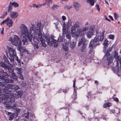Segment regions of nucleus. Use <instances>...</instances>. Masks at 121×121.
Masks as SVG:
<instances>
[{
	"label": "nucleus",
	"instance_id": "obj_1",
	"mask_svg": "<svg viewBox=\"0 0 121 121\" xmlns=\"http://www.w3.org/2000/svg\"><path fill=\"white\" fill-rule=\"evenodd\" d=\"M41 23H38L36 25H32L29 30V32L26 26L25 25L22 24L20 27L21 30V38L23 42V44L27 45L28 43L27 38L29 41L32 42L35 48H38L39 47L38 43L36 41H40L41 45L45 47L47 44L44 37L46 40L48 45L52 46L53 43L56 42V40L53 39V36H51V39L49 36L47 35L42 33V28H41Z\"/></svg>",
	"mask_w": 121,
	"mask_h": 121
},
{
	"label": "nucleus",
	"instance_id": "obj_2",
	"mask_svg": "<svg viewBox=\"0 0 121 121\" xmlns=\"http://www.w3.org/2000/svg\"><path fill=\"white\" fill-rule=\"evenodd\" d=\"M112 49L110 48L107 50L106 53L103 57L102 61L104 62H106L107 61L108 66L112 68L114 66H112V65L113 64V59L109 53L111 51ZM112 54L115 59L113 64L114 65V66H116L117 68V69H112L114 72H118L119 71V61L120 65V68L121 67V57L119 56L118 52L116 51H115L113 52Z\"/></svg>",
	"mask_w": 121,
	"mask_h": 121
},
{
	"label": "nucleus",
	"instance_id": "obj_3",
	"mask_svg": "<svg viewBox=\"0 0 121 121\" xmlns=\"http://www.w3.org/2000/svg\"><path fill=\"white\" fill-rule=\"evenodd\" d=\"M16 92H17L15 91H14L13 94L9 90H5V93L4 94V95L3 96L2 99L3 100H4L6 101V102L5 103V104H7L8 106L10 107L11 102L15 101L14 98H19L18 94H17Z\"/></svg>",
	"mask_w": 121,
	"mask_h": 121
},
{
	"label": "nucleus",
	"instance_id": "obj_4",
	"mask_svg": "<svg viewBox=\"0 0 121 121\" xmlns=\"http://www.w3.org/2000/svg\"><path fill=\"white\" fill-rule=\"evenodd\" d=\"M8 53H6L7 57L10 61L12 64L13 63L14 60H16L17 62L20 63L21 61L18 59V57L16 56L15 50L13 48L9 47H8Z\"/></svg>",
	"mask_w": 121,
	"mask_h": 121
},
{
	"label": "nucleus",
	"instance_id": "obj_5",
	"mask_svg": "<svg viewBox=\"0 0 121 121\" xmlns=\"http://www.w3.org/2000/svg\"><path fill=\"white\" fill-rule=\"evenodd\" d=\"M9 77V75L6 72L0 71V81L4 83H12L13 81Z\"/></svg>",
	"mask_w": 121,
	"mask_h": 121
},
{
	"label": "nucleus",
	"instance_id": "obj_6",
	"mask_svg": "<svg viewBox=\"0 0 121 121\" xmlns=\"http://www.w3.org/2000/svg\"><path fill=\"white\" fill-rule=\"evenodd\" d=\"M13 40L12 38L9 39V41L11 42V43L15 45L18 46V51H21V46L22 44V43L20 39L19 38L18 36L14 35Z\"/></svg>",
	"mask_w": 121,
	"mask_h": 121
},
{
	"label": "nucleus",
	"instance_id": "obj_7",
	"mask_svg": "<svg viewBox=\"0 0 121 121\" xmlns=\"http://www.w3.org/2000/svg\"><path fill=\"white\" fill-rule=\"evenodd\" d=\"M3 59L4 60V62L0 61V66L4 68V69L7 68V65L9 66H11V65L13 64L11 63H10L9 62L8 60V59L5 57H4L3 58Z\"/></svg>",
	"mask_w": 121,
	"mask_h": 121
},
{
	"label": "nucleus",
	"instance_id": "obj_8",
	"mask_svg": "<svg viewBox=\"0 0 121 121\" xmlns=\"http://www.w3.org/2000/svg\"><path fill=\"white\" fill-rule=\"evenodd\" d=\"M104 32H102L101 33L99 36H96L95 37L93 40L96 43L97 42L101 41V42L104 39Z\"/></svg>",
	"mask_w": 121,
	"mask_h": 121
},
{
	"label": "nucleus",
	"instance_id": "obj_9",
	"mask_svg": "<svg viewBox=\"0 0 121 121\" xmlns=\"http://www.w3.org/2000/svg\"><path fill=\"white\" fill-rule=\"evenodd\" d=\"M24 112L25 113L23 114V116L26 118L30 119L31 121L35 118V115L33 114H31L28 111L26 112L25 111Z\"/></svg>",
	"mask_w": 121,
	"mask_h": 121
},
{
	"label": "nucleus",
	"instance_id": "obj_10",
	"mask_svg": "<svg viewBox=\"0 0 121 121\" xmlns=\"http://www.w3.org/2000/svg\"><path fill=\"white\" fill-rule=\"evenodd\" d=\"M85 33V32H83L82 28H80L76 32L75 36L74 37L76 39H77L79 36H82Z\"/></svg>",
	"mask_w": 121,
	"mask_h": 121
},
{
	"label": "nucleus",
	"instance_id": "obj_11",
	"mask_svg": "<svg viewBox=\"0 0 121 121\" xmlns=\"http://www.w3.org/2000/svg\"><path fill=\"white\" fill-rule=\"evenodd\" d=\"M75 82H76V79H75L73 81V86L74 88L73 91V94L72 96V98L73 99H77L76 97V91L77 90V87L75 86Z\"/></svg>",
	"mask_w": 121,
	"mask_h": 121
},
{
	"label": "nucleus",
	"instance_id": "obj_12",
	"mask_svg": "<svg viewBox=\"0 0 121 121\" xmlns=\"http://www.w3.org/2000/svg\"><path fill=\"white\" fill-rule=\"evenodd\" d=\"M6 86L8 88L17 90L20 88L17 85L11 84H6Z\"/></svg>",
	"mask_w": 121,
	"mask_h": 121
},
{
	"label": "nucleus",
	"instance_id": "obj_13",
	"mask_svg": "<svg viewBox=\"0 0 121 121\" xmlns=\"http://www.w3.org/2000/svg\"><path fill=\"white\" fill-rule=\"evenodd\" d=\"M95 31L94 29L93 28H91L89 29L88 31L86 33V35L87 38H90L92 36Z\"/></svg>",
	"mask_w": 121,
	"mask_h": 121
},
{
	"label": "nucleus",
	"instance_id": "obj_14",
	"mask_svg": "<svg viewBox=\"0 0 121 121\" xmlns=\"http://www.w3.org/2000/svg\"><path fill=\"white\" fill-rule=\"evenodd\" d=\"M99 43L96 44V43L93 40L91 41L89 44V47L91 48H94L96 45H99Z\"/></svg>",
	"mask_w": 121,
	"mask_h": 121
},
{
	"label": "nucleus",
	"instance_id": "obj_15",
	"mask_svg": "<svg viewBox=\"0 0 121 121\" xmlns=\"http://www.w3.org/2000/svg\"><path fill=\"white\" fill-rule=\"evenodd\" d=\"M10 15L11 18L13 19H14L17 17L18 14L17 12L12 11L10 13Z\"/></svg>",
	"mask_w": 121,
	"mask_h": 121
},
{
	"label": "nucleus",
	"instance_id": "obj_16",
	"mask_svg": "<svg viewBox=\"0 0 121 121\" xmlns=\"http://www.w3.org/2000/svg\"><path fill=\"white\" fill-rule=\"evenodd\" d=\"M7 22L6 24L9 27H10L12 26L13 24V23L12 20L10 19L8 17L7 18Z\"/></svg>",
	"mask_w": 121,
	"mask_h": 121
},
{
	"label": "nucleus",
	"instance_id": "obj_17",
	"mask_svg": "<svg viewBox=\"0 0 121 121\" xmlns=\"http://www.w3.org/2000/svg\"><path fill=\"white\" fill-rule=\"evenodd\" d=\"M75 28L72 26L71 29V34L72 36L74 37L76 35V30Z\"/></svg>",
	"mask_w": 121,
	"mask_h": 121
},
{
	"label": "nucleus",
	"instance_id": "obj_18",
	"mask_svg": "<svg viewBox=\"0 0 121 121\" xmlns=\"http://www.w3.org/2000/svg\"><path fill=\"white\" fill-rule=\"evenodd\" d=\"M85 37L83 36H82L81 39L79 41L78 43V46H80L82 44H83V45L84 44H85Z\"/></svg>",
	"mask_w": 121,
	"mask_h": 121
},
{
	"label": "nucleus",
	"instance_id": "obj_19",
	"mask_svg": "<svg viewBox=\"0 0 121 121\" xmlns=\"http://www.w3.org/2000/svg\"><path fill=\"white\" fill-rule=\"evenodd\" d=\"M21 51H19L20 52L23 53V54H25V55H26L27 54H28V51L25 48H22L21 46Z\"/></svg>",
	"mask_w": 121,
	"mask_h": 121
},
{
	"label": "nucleus",
	"instance_id": "obj_20",
	"mask_svg": "<svg viewBox=\"0 0 121 121\" xmlns=\"http://www.w3.org/2000/svg\"><path fill=\"white\" fill-rule=\"evenodd\" d=\"M108 42V41L107 39H105L103 45L104 46H106L104 47V49L103 52L104 53H105L106 52V47L107 46Z\"/></svg>",
	"mask_w": 121,
	"mask_h": 121
},
{
	"label": "nucleus",
	"instance_id": "obj_21",
	"mask_svg": "<svg viewBox=\"0 0 121 121\" xmlns=\"http://www.w3.org/2000/svg\"><path fill=\"white\" fill-rule=\"evenodd\" d=\"M73 5L75 9L77 10H78L80 6V5L76 2H74L73 3Z\"/></svg>",
	"mask_w": 121,
	"mask_h": 121
},
{
	"label": "nucleus",
	"instance_id": "obj_22",
	"mask_svg": "<svg viewBox=\"0 0 121 121\" xmlns=\"http://www.w3.org/2000/svg\"><path fill=\"white\" fill-rule=\"evenodd\" d=\"M120 109L119 108H116L115 110L112 109L110 110V113H115L116 114H118L120 112Z\"/></svg>",
	"mask_w": 121,
	"mask_h": 121
},
{
	"label": "nucleus",
	"instance_id": "obj_23",
	"mask_svg": "<svg viewBox=\"0 0 121 121\" xmlns=\"http://www.w3.org/2000/svg\"><path fill=\"white\" fill-rule=\"evenodd\" d=\"M14 64V63L11 65V66H9V65H7V68H6V69H8V70L9 71V72L10 73H11V74L13 73H14L13 72V71L12 69L11 68V67H12V65Z\"/></svg>",
	"mask_w": 121,
	"mask_h": 121
},
{
	"label": "nucleus",
	"instance_id": "obj_24",
	"mask_svg": "<svg viewBox=\"0 0 121 121\" xmlns=\"http://www.w3.org/2000/svg\"><path fill=\"white\" fill-rule=\"evenodd\" d=\"M59 7L58 5L54 4L50 7V8L52 10H54L57 9Z\"/></svg>",
	"mask_w": 121,
	"mask_h": 121
},
{
	"label": "nucleus",
	"instance_id": "obj_25",
	"mask_svg": "<svg viewBox=\"0 0 121 121\" xmlns=\"http://www.w3.org/2000/svg\"><path fill=\"white\" fill-rule=\"evenodd\" d=\"M63 50H64L65 52H66V53H65L66 54H67L68 50V45L66 44H65L63 45Z\"/></svg>",
	"mask_w": 121,
	"mask_h": 121
},
{
	"label": "nucleus",
	"instance_id": "obj_26",
	"mask_svg": "<svg viewBox=\"0 0 121 121\" xmlns=\"http://www.w3.org/2000/svg\"><path fill=\"white\" fill-rule=\"evenodd\" d=\"M61 25L62 26L63 28V35L64 34L65 31V29H66V24L65 22L64 21L62 22H60Z\"/></svg>",
	"mask_w": 121,
	"mask_h": 121
},
{
	"label": "nucleus",
	"instance_id": "obj_27",
	"mask_svg": "<svg viewBox=\"0 0 121 121\" xmlns=\"http://www.w3.org/2000/svg\"><path fill=\"white\" fill-rule=\"evenodd\" d=\"M8 113L9 114V115H10L9 119L10 120H11L13 119L14 117H15V114H14L10 112Z\"/></svg>",
	"mask_w": 121,
	"mask_h": 121
},
{
	"label": "nucleus",
	"instance_id": "obj_28",
	"mask_svg": "<svg viewBox=\"0 0 121 121\" xmlns=\"http://www.w3.org/2000/svg\"><path fill=\"white\" fill-rule=\"evenodd\" d=\"M6 102H4V104L6 105V106L8 107H11V108L13 109V110H15L17 108V107H16V104H14L13 106H11V104H12V103L13 102H11V106L10 107V106H8V105L7 104H5V103ZM13 103L14 102H13Z\"/></svg>",
	"mask_w": 121,
	"mask_h": 121
},
{
	"label": "nucleus",
	"instance_id": "obj_29",
	"mask_svg": "<svg viewBox=\"0 0 121 121\" xmlns=\"http://www.w3.org/2000/svg\"><path fill=\"white\" fill-rule=\"evenodd\" d=\"M14 111L15 114V117H17L19 113L21 111V110L20 108H17Z\"/></svg>",
	"mask_w": 121,
	"mask_h": 121
},
{
	"label": "nucleus",
	"instance_id": "obj_30",
	"mask_svg": "<svg viewBox=\"0 0 121 121\" xmlns=\"http://www.w3.org/2000/svg\"><path fill=\"white\" fill-rule=\"evenodd\" d=\"M87 2L92 6L94 4V0H87Z\"/></svg>",
	"mask_w": 121,
	"mask_h": 121
},
{
	"label": "nucleus",
	"instance_id": "obj_31",
	"mask_svg": "<svg viewBox=\"0 0 121 121\" xmlns=\"http://www.w3.org/2000/svg\"><path fill=\"white\" fill-rule=\"evenodd\" d=\"M76 43L74 41H73L71 42L70 44V47L72 49H73L74 48L76 45Z\"/></svg>",
	"mask_w": 121,
	"mask_h": 121
},
{
	"label": "nucleus",
	"instance_id": "obj_32",
	"mask_svg": "<svg viewBox=\"0 0 121 121\" xmlns=\"http://www.w3.org/2000/svg\"><path fill=\"white\" fill-rule=\"evenodd\" d=\"M15 70L17 73L18 74H21L22 72V70L21 68H16Z\"/></svg>",
	"mask_w": 121,
	"mask_h": 121
},
{
	"label": "nucleus",
	"instance_id": "obj_33",
	"mask_svg": "<svg viewBox=\"0 0 121 121\" xmlns=\"http://www.w3.org/2000/svg\"><path fill=\"white\" fill-rule=\"evenodd\" d=\"M73 26L76 29H78L79 27V23L78 22H76L74 25Z\"/></svg>",
	"mask_w": 121,
	"mask_h": 121
},
{
	"label": "nucleus",
	"instance_id": "obj_34",
	"mask_svg": "<svg viewBox=\"0 0 121 121\" xmlns=\"http://www.w3.org/2000/svg\"><path fill=\"white\" fill-rule=\"evenodd\" d=\"M12 78L13 79L15 80H16L17 79V77L15 75V73H13V74H12Z\"/></svg>",
	"mask_w": 121,
	"mask_h": 121
},
{
	"label": "nucleus",
	"instance_id": "obj_35",
	"mask_svg": "<svg viewBox=\"0 0 121 121\" xmlns=\"http://www.w3.org/2000/svg\"><path fill=\"white\" fill-rule=\"evenodd\" d=\"M72 21L70 19H69L68 22L67 24V26L68 27H69L71 25Z\"/></svg>",
	"mask_w": 121,
	"mask_h": 121
},
{
	"label": "nucleus",
	"instance_id": "obj_36",
	"mask_svg": "<svg viewBox=\"0 0 121 121\" xmlns=\"http://www.w3.org/2000/svg\"><path fill=\"white\" fill-rule=\"evenodd\" d=\"M17 94H18L19 97H20L23 95V92L22 91H20L16 92Z\"/></svg>",
	"mask_w": 121,
	"mask_h": 121
},
{
	"label": "nucleus",
	"instance_id": "obj_37",
	"mask_svg": "<svg viewBox=\"0 0 121 121\" xmlns=\"http://www.w3.org/2000/svg\"><path fill=\"white\" fill-rule=\"evenodd\" d=\"M65 33L66 34V38L70 41V39H71V37L70 35L69 34V33L68 32H67H67L66 33L65 31Z\"/></svg>",
	"mask_w": 121,
	"mask_h": 121
},
{
	"label": "nucleus",
	"instance_id": "obj_38",
	"mask_svg": "<svg viewBox=\"0 0 121 121\" xmlns=\"http://www.w3.org/2000/svg\"><path fill=\"white\" fill-rule=\"evenodd\" d=\"M13 5L12 3L11 2L10 3L9 6L8 8V10L9 11H10L12 9L13 6Z\"/></svg>",
	"mask_w": 121,
	"mask_h": 121
},
{
	"label": "nucleus",
	"instance_id": "obj_39",
	"mask_svg": "<svg viewBox=\"0 0 121 121\" xmlns=\"http://www.w3.org/2000/svg\"><path fill=\"white\" fill-rule=\"evenodd\" d=\"M86 45L85 44H84L82 47L81 49V51L82 52H83L86 48Z\"/></svg>",
	"mask_w": 121,
	"mask_h": 121
},
{
	"label": "nucleus",
	"instance_id": "obj_40",
	"mask_svg": "<svg viewBox=\"0 0 121 121\" xmlns=\"http://www.w3.org/2000/svg\"><path fill=\"white\" fill-rule=\"evenodd\" d=\"M109 38L110 39L113 40L114 39V35H108Z\"/></svg>",
	"mask_w": 121,
	"mask_h": 121
},
{
	"label": "nucleus",
	"instance_id": "obj_41",
	"mask_svg": "<svg viewBox=\"0 0 121 121\" xmlns=\"http://www.w3.org/2000/svg\"><path fill=\"white\" fill-rule=\"evenodd\" d=\"M7 14V12L5 11L4 12L2 16V17H0L1 18H3L6 16Z\"/></svg>",
	"mask_w": 121,
	"mask_h": 121
},
{
	"label": "nucleus",
	"instance_id": "obj_42",
	"mask_svg": "<svg viewBox=\"0 0 121 121\" xmlns=\"http://www.w3.org/2000/svg\"><path fill=\"white\" fill-rule=\"evenodd\" d=\"M95 7L96 9L97 10L98 12H99L100 11V8L99 7V5L98 4H96L95 6Z\"/></svg>",
	"mask_w": 121,
	"mask_h": 121
},
{
	"label": "nucleus",
	"instance_id": "obj_43",
	"mask_svg": "<svg viewBox=\"0 0 121 121\" xmlns=\"http://www.w3.org/2000/svg\"><path fill=\"white\" fill-rule=\"evenodd\" d=\"M12 4L15 7H18L19 6L18 4L17 3L14 2L12 3Z\"/></svg>",
	"mask_w": 121,
	"mask_h": 121
},
{
	"label": "nucleus",
	"instance_id": "obj_44",
	"mask_svg": "<svg viewBox=\"0 0 121 121\" xmlns=\"http://www.w3.org/2000/svg\"><path fill=\"white\" fill-rule=\"evenodd\" d=\"M7 20V18H6L5 20H4L1 23V26H2L4 24L6 23Z\"/></svg>",
	"mask_w": 121,
	"mask_h": 121
},
{
	"label": "nucleus",
	"instance_id": "obj_45",
	"mask_svg": "<svg viewBox=\"0 0 121 121\" xmlns=\"http://www.w3.org/2000/svg\"><path fill=\"white\" fill-rule=\"evenodd\" d=\"M90 48V51L89 53L90 54H93L94 53V51L93 49L94 48Z\"/></svg>",
	"mask_w": 121,
	"mask_h": 121
},
{
	"label": "nucleus",
	"instance_id": "obj_46",
	"mask_svg": "<svg viewBox=\"0 0 121 121\" xmlns=\"http://www.w3.org/2000/svg\"><path fill=\"white\" fill-rule=\"evenodd\" d=\"M83 32H85L86 31H87L88 29V28L87 27H85L83 28L82 29Z\"/></svg>",
	"mask_w": 121,
	"mask_h": 121
},
{
	"label": "nucleus",
	"instance_id": "obj_47",
	"mask_svg": "<svg viewBox=\"0 0 121 121\" xmlns=\"http://www.w3.org/2000/svg\"><path fill=\"white\" fill-rule=\"evenodd\" d=\"M52 0H45L46 3L47 4H48L52 2Z\"/></svg>",
	"mask_w": 121,
	"mask_h": 121
},
{
	"label": "nucleus",
	"instance_id": "obj_48",
	"mask_svg": "<svg viewBox=\"0 0 121 121\" xmlns=\"http://www.w3.org/2000/svg\"><path fill=\"white\" fill-rule=\"evenodd\" d=\"M71 6L66 5L65 6V8L66 9H69L72 7Z\"/></svg>",
	"mask_w": 121,
	"mask_h": 121
},
{
	"label": "nucleus",
	"instance_id": "obj_49",
	"mask_svg": "<svg viewBox=\"0 0 121 121\" xmlns=\"http://www.w3.org/2000/svg\"><path fill=\"white\" fill-rule=\"evenodd\" d=\"M114 16L115 20H116L118 17L119 15L116 13L114 14Z\"/></svg>",
	"mask_w": 121,
	"mask_h": 121
},
{
	"label": "nucleus",
	"instance_id": "obj_50",
	"mask_svg": "<svg viewBox=\"0 0 121 121\" xmlns=\"http://www.w3.org/2000/svg\"><path fill=\"white\" fill-rule=\"evenodd\" d=\"M58 41L60 42H62L63 41V38L61 36L58 38Z\"/></svg>",
	"mask_w": 121,
	"mask_h": 121
},
{
	"label": "nucleus",
	"instance_id": "obj_51",
	"mask_svg": "<svg viewBox=\"0 0 121 121\" xmlns=\"http://www.w3.org/2000/svg\"><path fill=\"white\" fill-rule=\"evenodd\" d=\"M33 6L35 8H38V4H37L35 3L33 4Z\"/></svg>",
	"mask_w": 121,
	"mask_h": 121
},
{
	"label": "nucleus",
	"instance_id": "obj_52",
	"mask_svg": "<svg viewBox=\"0 0 121 121\" xmlns=\"http://www.w3.org/2000/svg\"><path fill=\"white\" fill-rule=\"evenodd\" d=\"M113 99H114V100L115 101H116V102H118V99L116 97V98H115V97H114V96H113Z\"/></svg>",
	"mask_w": 121,
	"mask_h": 121
},
{
	"label": "nucleus",
	"instance_id": "obj_53",
	"mask_svg": "<svg viewBox=\"0 0 121 121\" xmlns=\"http://www.w3.org/2000/svg\"><path fill=\"white\" fill-rule=\"evenodd\" d=\"M104 19L105 20H107L109 22H110L111 21L110 20V19H108V18H107V17L106 16H104Z\"/></svg>",
	"mask_w": 121,
	"mask_h": 121
},
{
	"label": "nucleus",
	"instance_id": "obj_54",
	"mask_svg": "<svg viewBox=\"0 0 121 121\" xmlns=\"http://www.w3.org/2000/svg\"><path fill=\"white\" fill-rule=\"evenodd\" d=\"M18 76L19 77V78L22 79H23V77L22 76L21 74H19Z\"/></svg>",
	"mask_w": 121,
	"mask_h": 121
},
{
	"label": "nucleus",
	"instance_id": "obj_55",
	"mask_svg": "<svg viewBox=\"0 0 121 121\" xmlns=\"http://www.w3.org/2000/svg\"><path fill=\"white\" fill-rule=\"evenodd\" d=\"M62 19L63 21H64L66 19V18L64 16H63L62 17Z\"/></svg>",
	"mask_w": 121,
	"mask_h": 121
},
{
	"label": "nucleus",
	"instance_id": "obj_56",
	"mask_svg": "<svg viewBox=\"0 0 121 121\" xmlns=\"http://www.w3.org/2000/svg\"><path fill=\"white\" fill-rule=\"evenodd\" d=\"M56 42L55 43H53V44H54V47H56L58 46V45L56 43Z\"/></svg>",
	"mask_w": 121,
	"mask_h": 121
},
{
	"label": "nucleus",
	"instance_id": "obj_57",
	"mask_svg": "<svg viewBox=\"0 0 121 121\" xmlns=\"http://www.w3.org/2000/svg\"><path fill=\"white\" fill-rule=\"evenodd\" d=\"M88 95L87 96V98H88V99H89L90 98H91V97L90 95V93L88 92Z\"/></svg>",
	"mask_w": 121,
	"mask_h": 121
},
{
	"label": "nucleus",
	"instance_id": "obj_58",
	"mask_svg": "<svg viewBox=\"0 0 121 121\" xmlns=\"http://www.w3.org/2000/svg\"><path fill=\"white\" fill-rule=\"evenodd\" d=\"M22 85V86H25L26 85V83H25L22 82V83L21 84Z\"/></svg>",
	"mask_w": 121,
	"mask_h": 121
},
{
	"label": "nucleus",
	"instance_id": "obj_59",
	"mask_svg": "<svg viewBox=\"0 0 121 121\" xmlns=\"http://www.w3.org/2000/svg\"><path fill=\"white\" fill-rule=\"evenodd\" d=\"M42 5L41 4H38V8H39L42 7Z\"/></svg>",
	"mask_w": 121,
	"mask_h": 121
},
{
	"label": "nucleus",
	"instance_id": "obj_60",
	"mask_svg": "<svg viewBox=\"0 0 121 121\" xmlns=\"http://www.w3.org/2000/svg\"><path fill=\"white\" fill-rule=\"evenodd\" d=\"M4 28H2L1 31V33L2 34H4Z\"/></svg>",
	"mask_w": 121,
	"mask_h": 121
},
{
	"label": "nucleus",
	"instance_id": "obj_61",
	"mask_svg": "<svg viewBox=\"0 0 121 121\" xmlns=\"http://www.w3.org/2000/svg\"><path fill=\"white\" fill-rule=\"evenodd\" d=\"M107 107H109L111 105V104L110 103H107Z\"/></svg>",
	"mask_w": 121,
	"mask_h": 121
},
{
	"label": "nucleus",
	"instance_id": "obj_62",
	"mask_svg": "<svg viewBox=\"0 0 121 121\" xmlns=\"http://www.w3.org/2000/svg\"><path fill=\"white\" fill-rule=\"evenodd\" d=\"M107 107V103L104 104L103 105V107L104 108H105Z\"/></svg>",
	"mask_w": 121,
	"mask_h": 121
},
{
	"label": "nucleus",
	"instance_id": "obj_63",
	"mask_svg": "<svg viewBox=\"0 0 121 121\" xmlns=\"http://www.w3.org/2000/svg\"><path fill=\"white\" fill-rule=\"evenodd\" d=\"M67 91V90L66 89H65L63 90V92L65 93Z\"/></svg>",
	"mask_w": 121,
	"mask_h": 121
},
{
	"label": "nucleus",
	"instance_id": "obj_64",
	"mask_svg": "<svg viewBox=\"0 0 121 121\" xmlns=\"http://www.w3.org/2000/svg\"><path fill=\"white\" fill-rule=\"evenodd\" d=\"M66 121H69V118L68 116L66 117Z\"/></svg>",
	"mask_w": 121,
	"mask_h": 121
}]
</instances>
